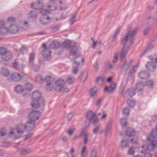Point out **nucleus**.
<instances>
[{
    "mask_svg": "<svg viewBox=\"0 0 157 157\" xmlns=\"http://www.w3.org/2000/svg\"><path fill=\"white\" fill-rule=\"evenodd\" d=\"M53 79L52 77L50 76H48L46 77L45 80L47 83L46 89L48 91H50L54 89L56 91H61L63 92H67L69 90L67 88H65L62 86L60 88V85L58 84L59 81L61 82V84L63 85L64 81L62 79H59L57 80L55 83H53L52 81Z\"/></svg>",
    "mask_w": 157,
    "mask_h": 157,
    "instance_id": "obj_1",
    "label": "nucleus"
},
{
    "mask_svg": "<svg viewBox=\"0 0 157 157\" xmlns=\"http://www.w3.org/2000/svg\"><path fill=\"white\" fill-rule=\"evenodd\" d=\"M157 137V126L155 129L153 130L151 133L147 137L148 141L151 142V144L148 146H144L142 147L143 149L146 148V150L144 152L142 151V153H144L145 157H151L152 155L149 153V151H151L157 146V141L155 140V138Z\"/></svg>",
    "mask_w": 157,
    "mask_h": 157,
    "instance_id": "obj_2",
    "label": "nucleus"
},
{
    "mask_svg": "<svg viewBox=\"0 0 157 157\" xmlns=\"http://www.w3.org/2000/svg\"><path fill=\"white\" fill-rule=\"evenodd\" d=\"M41 94L38 91L34 92L32 95V107L33 108H39L44 103V100L40 98Z\"/></svg>",
    "mask_w": 157,
    "mask_h": 157,
    "instance_id": "obj_3",
    "label": "nucleus"
},
{
    "mask_svg": "<svg viewBox=\"0 0 157 157\" xmlns=\"http://www.w3.org/2000/svg\"><path fill=\"white\" fill-rule=\"evenodd\" d=\"M60 45V43L57 41H55L51 42L48 48H46L45 44H43L42 46L44 48V50H43L42 52L43 56L45 57H49L50 56L51 53L49 49L57 48L59 47Z\"/></svg>",
    "mask_w": 157,
    "mask_h": 157,
    "instance_id": "obj_4",
    "label": "nucleus"
},
{
    "mask_svg": "<svg viewBox=\"0 0 157 157\" xmlns=\"http://www.w3.org/2000/svg\"><path fill=\"white\" fill-rule=\"evenodd\" d=\"M34 127V124L33 121H28L25 126L22 124L19 125L16 129L17 132L18 134L22 133L24 131V128L28 130H30Z\"/></svg>",
    "mask_w": 157,
    "mask_h": 157,
    "instance_id": "obj_5",
    "label": "nucleus"
},
{
    "mask_svg": "<svg viewBox=\"0 0 157 157\" xmlns=\"http://www.w3.org/2000/svg\"><path fill=\"white\" fill-rule=\"evenodd\" d=\"M137 32V30L135 29L132 33L128 32L126 34L122 40V44L124 45L126 44L128 40L131 43L133 42L134 40V36L136 34Z\"/></svg>",
    "mask_w": 157,
    "mask_h": 157,
    "instance_id": "obj_6",
    "label": "nucleus"
},
{
    "mask_svg": "<svg viewBox=\"0 0 157 157\" xmlns=\"http://www.w3.org/2000/svg\"><path fill=\"white\" fill-rule=\"evenodd\" d=\"M0 55L2 56V58L3 60L7 61L12 58V55L10 53L7 52L5 48H0Z\"/></svg>",
    "mask_w": 157,
    "mask_h": 157,
    "instance_id": "obj_7",
    "label": "nucleus"
},
{
    "mask_svg": "<svg viewBox=\"0 0 157 157\" xmlns=\"http://www.w3.org/2000/svg\"><path fill=\"white\" fill-rule=\"evenodd\" d=\"M71 43L70 41L66 40L63 42L64 47L66 48L70 47V55L72 56H75L77 53V49L75 47H71Z\"/></svg>",
    "mask_w": 157,
    "mask_h": 157,
    "instance_id": "obj_8",
    "label": "nucleus"
},
{
    "mask_svg": "<svg viewBox=\"0 0 157 157\" xmlns=\"http://www.w3.org/2000/svg\"><path fill=\"white\" fill-rule=\"evenodd\" d=\"M41 12L42 13L44 17L40 19V21L42 24H46L49 21V18L46 15L49 13V12L46 10H42Z\"/></svg>",
    "mask_w": 157,
    "mask_h": 157,
    "instance_id": "obj_9",
    "label": "nucleus"
},
{
    "mask_svg": "<svg viewBox=\"0 0 157 157\" xmlns=\"http://www.w3.org/2000/svg\"><path fill=\"white\" fill-rule=\"evenodd\" d=\"M87 119L91 121L93 124H95L98 122V120L95 115L91 111H89L87 113Z\"/></svg>",
    "mask_w": 157,
    "mask_h": 157,
    "instance_id": "obj_10",
    "label": "nucleus"
},
{
    "mask_svg": "<svg viewBox=\"0 0 157 157\" xmlns=\"http://www.w3.org/2000/svg\"><path fill=\"white\" fill-rule=\"evenodd\" d=\"M0 30H2V31H6V32H9L12 33H15L18 31V28L15 25H11L8 29L4 28L2 26H1L0 28Z\"/></svg>",
    "mask_w": 157,
    "mask_h": 157,
    "instance_id": "obj_11",
    "label": "nucleus"
},
{
    "mask_svg": "<svg viewBox=\"0 0 157 157\" xmlns=\"http://www.w3.org/2000/svg\"><path fill=\"white\" fill-rule=\"evenodd\" d=\"M40 115V113L35 111L31 112L29 115V118L30 121H34L37 120Z\"/></svg>",
    "mask_w": 157,
    "mask_h": 157,
    "instance_id": "obj_12",
    "label": "nucleus"
},
{
    "mask_svg": "<svg viewBox=\"0 0 157 157\" xmlns=\"http://www.w3.org/2000/svg\"><path fill=\"white\" fill-rule=\"evenodd\" d=\"M137 139L132 138L130 139V140H128L127 141L126 140H122L121 142V146L123 147H127L128 146V144L131 143L132 144L136 143Z\"/></svg>",
    "mask_w": 157,
    "mask_h": 157,
    "instance_id": "obj_13",
    "label": "nucleus"
},
{
    "mask_svg": "<svg viewBox=\"0 0 157 157\" xmlns=\"http://www.w3.org/2000/svg\"><path fill=\"white\" fill-rule=\"evenodd\" d=\"M157 63V58L155 60L152 59L151 62H148L146 65L147 67L151 71H153L155 67V63Z\"/></svg>",
    "mask_w": 157,
    "mask_h": 157,
    "instance_id": "obj_14",
    "label": "nucleus"
},
{
    "mask_svg": "<svg viewBox=\"0 0 157 157\" xmlns=\"http://www.w3.org/2000/svg\"><path fill=\"white\" fill-rule=\"evenodd\" d=\"M84 136V144H86L87 143V134L86 132L84 130H83L82 132L81 133L80 135L78 136H75L74 138L73 139L75 140V139L79 137L80 136Z\"/></svg>",
    "mask_w": 157,
    "mask_h": 157,
    "instance_id": "obj_15",
    "label": "nucleus"
},
{
    "mask_svg": "<svg viewBox=\"0 0 157 157\" xmlns=\"http://www.w3.org/2000/svg\"><path fill=\"white\" fill-rule=\"evenodd\" d=\"M116 87V84L114 83H112L110 85V87L106 86L105 87L104 90L106 92H111L114 90Z\"/></svg>",
    "mask_w": 157,
    "mask_h": 157,
    "instance_id": "obj_16",
    "label": "nucleus"
},
{
    "mask_svg": "<svg viewBox=\"0 0 157 157\" xmlns=\"http://www.w3.org/2000/svg\"><path fill=\"white\" fill-rule=\"evenodd\" d=\"M126 134L129 136H133L136 134V132L134 129L129 128L126 131Z\"/></svg>",
    "mask_w": 157,
    "mask_h": 157,
    "instance_id": "obj_17",
    "label": "nucleus"
},
{
    "mask_svg": "<svg viewBox=\"0 0 157 157\" xmlns=\"http://www.w3.org/2000/svg\"><path fill=\"white\" fill-rule=\"evenodd\" d=\"M21 78V76L20 74L15 73L12 75L11 76V79L14 81H19Z\"/></svg>",
    "mask_w": 157,
    "mask_h": 157,
    "instance_id": "obj_18",
    "label": "nucleus"
},
{
    "mask_svg": "<svg viewBox=\"0 0 157 157\" xmlns=\"http://www.w3.org/2000/svg\"><path fill=\"white\" fill-rule=\"evenodd\" d=\"M98 89L96 87H94L90 89L89 91L90 96L92 98L95 97L97 94Z\"/></svg>",
    "mask_w": 157,
    "mask_h": 157,
    "instance_id": "obj_19",
    "label": "nucleus"
},
{
    "mask_svg": "<svg viewBox=\"0 0 157 157\" xmlns=\"http://www.w3.org/2000/svg\"><path fill=\"white\" fill-rule=\"evenodd\" d=\"M136 93V89L133 88H130L129 89L128 94L130 97H132L134 96Z\"/></svg>",
    "mask_w": 157,
    "mask_h": 157,
    "instance_id": "obj_20",
    "label": "nucleus"
},
{
    "mask_svg": "<svg viewBox=\"0 0 157 157\" xmlns=\"http://www.w3.org/2000/svg\"><path fill=\"white\" fill-rule=\"evenodd\" d=\"M42 6L43 5L42 3H40V2H38V3H34L31 5V7L33 9H41Z\"/></svg>",
    "mask_w": 157,
    "mask_h": 157,
    "instance_id": "obj_21",
    "label": "nucleus"
},
{
    "mask_svg": "<svg viewBox=\"0 0 157 157\" xmlns=\"http://www.w3.org/2000/svg\"><path fill=\"white\" fill-rule=\"evenodd\" d=\"M87 151L86 146L83 147L81 150V157H86L87 155Z\"/></svg>",
    "mask_w": 157,
    "mask_h": 157,
    "instance_id": "obj_22",
    "label": "nucleus"
},
{
    "mask_svg": "<svg viewBox=\"0 0 157 157\" xmlns=\"http://www.w3.org/2000/svg\"><path fill=\"white\" fill-rule=\"evenodd\" d=\"M139 77L142 79L146 78L149 77V75L145 71H141L139 74Z\"/></svg>",
    "mask_w": 157,
    "mask_h": 157,
    "instance_id": "obj_23",
    "label": "nucleus"
},
{
    "mask_svg": "<svg viewBox=\"0 0 157 157\" xmlns=\"http://www.w3.org/2000/svg\"><path fill=\"white\" fill-rule=\"evenodd\" d=\"M128 50V48L125 46H124L122 50L121 55L120 58L121 59L124 58L126 55Z\"/></svg>",
    "mask_w": 157,
    "mask_h": 157,
    "instance_id": "obj_24",
    "label": "nucleus"
},
{
    "mask_svg": "<svg viewBox=\"0 0 157 157\" xmlns=\"http://www.w3.org/2000/svg\"><path fill=\"white\" fill-rule=\"evenodd\" d=\"M83 61V58L82 56H78L75 57L74 60L75 63L77 64H79L80 63L82 62Z\"/></svg>",
    "mask_w": 157,
    "mask_h": 157,
    "instance_id": "obj_25",
    "label": "nucleus"
},
{
    "mask_svg": "<svg viewBox=\"0 0 157 157\" xmlns=\"http://www.w3.org/2000/svg\"><path fill=\"white\" fill-rule=\"evenodd\" d=\"M1 74L4 77H7L9 75V72L6 69H2L1 71Z\"/></svg>",
    "mask_w": 157,
    "mask_h": 157,
    "instance_id": "obj_26",
    "label": "nucleus"
},
{
    "mask_svg": "<svg viewBox=\"0 0 157 157\" xmlns=\"http://www.w3.org/2000/svg\"><path fill=\"white\" fill-rule=\"evenodd\" d=\"M33 86L31 83H27L24 86L25 89L24 90H25L27 91H29L33 88Z\"/></svg>",
    "mask_w": 157,
    "mask_h": 157,
    "instance_id": "obj_27",
    "label": "nucleus"
},
{
    "mask_svg": "<svg viewBox=\"0 0 157 157\" xmlns=\"http://www.w3.org/2000/svg\"><path fill=\"white\" fill-rule=\"evenodd\" d=\"M104 78L102 77L99 76L97 78L96 82L99 84H101L104 82Z\"/></svg>",
    "mask_w": 157,
    "mask_h": 157,
    "instance_id": "obj_28",
    "label": "nucleus"
},
{
    "mask_svg": "<svg viewBox=\"0 0 157 157\" xmlns=\"http://www.w3.org/2000/svg\"><path fill=\"white\" fill-rule=\"evenodd\" d=\"M15 90L17 92H21L23 90L22 88V87L21 85H18L15 88Z\"/></svg>",
    "mask_w": 157,
    "mask_h": 157,
    "instance_id": "obj_29",
    "label": "nucleus"
},
{
    "mask_svg": "<svg viewBox=\"0 0 157 157\" xmlns=\"http://www.w3.org/2000/svg\"><path fill=\"white\" fill-rule=\"evenodd\" d=\"M123 113L124 115H128L129 113V110L127 108H124L123 109Z\"/></svg>",
    "mask_w": 157,
    "mask_h": 157,
    "instance_id": "obj_30",
    "label": "nucleus"
},
{
    "mask_svg": "<svg viewBox=\"0 0 157 157\" xmlns=\"http://www.w3.org/2000/svg\"><path fill=\"white\" fill-rule=\"evenodd\" d=\"M135 151V148H131L128 150V154L129 155H132L134 153Z\"/></svg>",
    "mask_w": 157,
    "mask_h": 157,
    "instance_id": "obj_31",
    "label": "nucleus"
},
{
    "mask_svg": "<svg viewBox=\"0 0 157 157\" xmlns=\"http://www.w3.org/2000/svg\"><path fill=\"white\" fill-rule=\"evenodd\" d=\"M91 40L93 41V46L92 47L93 48H94L96 45H100L101 44V42L100 41H98L97 42L93 40V38H91Z\"/></svg>",
    "mask_w": 157,
    "mask_h": 157,
    "instance_id": "obj_32",
    "label": "nucleus"
},
{
    "mask_svg": "<svg viewBox=\"0 0 157 157\" xmlns=\"http://www.w3.org/2000/svg\"><path fill=\"white\" fill-rule=\"evenodd\" d=\"M127 102L128 104L131 107L135 105V102L133 100H127Z\"/></svg>",
    "mask_w": 157,
    "mask_h": 157,
    "instance_id": "obj_33",
    "label": "nucleus"
},
{
    "mask_svg": "<svg viewBox=\"0 0 157 157\" xmlns=\"http://www.w3.org/2000/svg\"><path fill=\"white\" fill-rule=\"evenodd\" d=\"M36 81L39 83H41L43 82V79L41 78V76L39 75L36 78Z\"/></svg>",
    "mask_w": 157,
    "mask_h": 157,
    "instance_id": "obj_34",
    "label": "nucleus"
},
{
    "mask_svg": "<svg viewBox=\"0 0 157 157\" xmlns=\"http://www.w3.org/2000/svg\"><path fill=\"white\" fill-rule=\"evenodd\" d=\"M76 14H75L72 16L70 20V22L71 24H72L75 21V18L76 17Z\"/></svg>",
    "mask_w": 157,
    "mask_h": 157,
    "instance_id": "obj_35",
    "label": "nucleus"
},
{
    "mask_svg": "<svg viewBox=\"0 0 157 157\" xmlns=\"http://www.w3.org/2000/svg\"><path fill=\"white\" fill-rule=\"evenodd\" d=\"M121 124L123 126H124L127 124V122L126 119H122L121 121Z\"/></svg>",
    "mask_w": 157,
    "mask_h": 157,
    "instance_id": "obj_36",
    "label": "nucleus"
},
{
    "mask_svg": "<svg viewBox=\"0 0 157 157\" xmlns=\"http://www.w3.org/2000/svg\"><path fill=\"white\" fill-rule=\"evenodd\" d=\"M35 54L33 53H32L29 56V61L32 62L34 59Z\"/></svg>",
    "mask_w": 157,
    "mask_h": 157,
    "instance_id": "obj_37",
    "label": "nucleus"
},
{
    "mask_svg": "<svg viewBox=\"0 0 157 157\" xmlns=\"http://www.w3.org/2000/svg\"><path fill=\"white\" fill-rule=\"evenodd\" d=\"M31 151L30 150L25 149L22 150L21 152V153L22 154L25 155L29 153Z\"/></svg>",
    "mask_w": 157,
    "mask_h": 157,
    "instance_id": "obj_38",
    "label": "nucleus"
},
{
    "mask_svg": "<svg viewBox=\"0 0 157 157\" xmlns=\"http://www.w3.org/2000/svg\"><path fill=\"white\" fill-rule=\"evenodd\" d=\"M98 132H101V129L99 127H97L96 128H95L93 130V132L94 133H97Z\"/></svg>",
    "mask_w": 157,
    "mask_h": 157,
    "instance_id": "obj_39",
    "label": "nucleus"
},
{
    "mask_svg": "<svg viewBox=\"0 0 157 157\" xmlns=\"http://www.w3.org/2000/svg\"><path fill=\"white\" fill-rule=\"evenodd\" d=\"M74 81V79L71 78V77H69L68 78L67 82L69 83H72Z\"/></svg>",
    "mask_w": 157,
    "mask_h": 157,
    "instance_id": "obj_40",
    "label": "nucleus"
},
{
    "mask_svg": "<svg viewBox=\"0 0 157 157\" xmlns=\"http://www.w3.org/2000/svg\"><path fill=\"white\" fill-rule=\"evenodd\" d=\"M91 157H96V151L94 150L92 151L91 153Z\"/></svg>",
    "mask_w": 157,
    "mask_h": 157,
    "instance_id": "obj_41",
    "label": "nucleus"
},
{
    "mask_svg": "<svg viewBox=\"0 0 157 157\" xmlns=\"http://www.w3.org/2000/svg\"><path fill=\"white\" fill-rule=\"evenodd\" d=\"M147 85L149 87H151L153 86V82L152 81H149L147 82Z\"/></svg>",
    "mask_w": 157,
    "mask_h": 157,
    "instance_id": "obj_42",
    "label": "nucleus"
},
{
    "mask_svg": "<svg viewBox=\"0 0 157 157\" xmlns=\"http://www.w3.org/2000/svg\"><path fill=\"white\" fill-rule=\"evenodd\" d=\"M75 130V129L74 128L69 129V130L68 131V134L71 135L73 133Z\"/></svg>",
    "mask_w": 157,
    "mask_h": 157,
    "instance_id": "obj_43",
    "label": "nucleus"
},
{
    "mask_svg": "<svg viewBox=\"0 0 157 157\" xmlns=\"http://www.w3.org/2000/svg\"><path fill=\"white\" fill-rule=\"evenodd\" d=\"M48 7L49 10H55L56 8V7H55L54 5L48 6Z\"/></svg>",
    "mask_w": 157,
    "mask_h": 157,
    "instance_id": "obj_44",
    "label": "nucleus"
},
{
    "mask_svg": "<svg viewBox=\"0 0 157 157\" xmlns=\"http://www.w3.org/2000/svg\"><path fill=\"white\" fill-rule=\"evenodd\" d=\"M121 29V28L120 27H118L117 28L115 32V33H116V34H117V35H118Z\"/></svg>",
    "mask_w": 157,
    "mask_h": 157,
    "instance_id": "obj_45",
    "label": "nucleus"
},
{
    "mask_svg": "<svg viewBox=\"0 0 157 157\" xmlns=\"http://www.w3.org/2000/svg\"><path fill=\"white\" fill-rule=\"evenodd\" d=\"M138 88L141 87V88H140L139 90H141L143 88L144 85L141 83H138Z\"/></svg>",
    "mask_w": 157,
    "mask_h": 157,
    "instance_id": "obj_46",
    "label": "nucleus"
},
{
    "mask_svg": "<svg viewBox=\"0 0 157 157\" xmlns=\"http://www.w3.org/2000/svg\"><path fill=\"white\" fill-rule=\"evenodd\" d=\"M5 129L4 128H2L1 130V134L2 136H4L5 134Z\"/></svg>",
    "mask_w": 157,
    "mask_h": 157,
    "instance_id": "obj_47",
    "label": "nucleus"
},
{
    "mask_svg": "<svg viewBox=\"0 0 157 157\" xmlns=\"http://www.w3.org/2000/svg\"><path fill=\"white\" fill-rule=\"evenodd\" d=\"M117 57H118V55L117 54H116L115 55L114 57V59L113 60V63H115L116 62L117 59Z\"/></svg>",
    "mask_w": 157,
    "mask_h": 157,
    "instance_id": "obj_48",
    "label": "nucleus"
},
{
    "mask_svg": "<svg viewBox=\"0 0 157 157\" xmlns=\"http://www.w3.org/2000/svg\"><path fill=\"white\" fill-rule=\"evenodd\" d=\"M78 71V68L77 67H76L75 68H74L72 72L74 74H75L77 73Z\"/></svg>",
    "mask_w": 157,
    "mask_h": 157,
    "instance_id": "obj_49",
    "label": "nucleus"
},
{
    "mask_svg": "<svg viewBox=\"0 0 157 157\" xmlns=\"http://www.w3.org/2000/svg\"><path fill=\"white\" fill-rule=\"evenodd\" d=\"M15 18H14L12 17L9 18L8 19V21H15Z\"/></svg>",
    "mask_w": 157,
    "mask_h": 157,
    "instance_id": "obj_50",
    "label": "nucleus"
},
{
    "mask_svg": "<svg viewBox=\"0 0 157 157\" xmlns=\"http://www.w3.org/2000/svg\"><path fill=\"white\" fill-rule=\"evenodd\" d=\"M18 65V64L17 63H15L13 64V67L14 68H17V66Z\"/></svg>",
    "mask_w": 157,
    "mask_h": 157,
    "instance_id": "obj_51",
    "label": "nucleus"
},
{
    "mask_svg": "<svg viewBox=\"0 0 157 157\" xmlns=\"http://www.w3.org/2000/svg\"><path fill=\"white\" fill-rule=\"evenodd\" d=\"M106 116H107V115L105 113H104L103 114L102 117H101V119H103V120L105 119V118H106Z\"/></svg>",
    "mask_w": 157,
    "mask_h": 157,
    "instance_id": "obj_52",
    "label": "nucleus"
},
{
    "mask_svg": "<svg viewBox=\"0 0 157 157\" xmlns=\"http://www.w3.org/2000/svg\"><path fill=\"white\" fill-rule=\"evenodd\" d=\"M75 151V149L73 148H72L71 149L70 154L71 153H74V152Z\"/></svg>",
    "mask_w": 157,
    "mask_h": 157,
    "instance_id": "obj_53",
    "label": "nucleus"
},
{
    "mask_svg": "<svg viewBox=\"0 0 157 157\" xmlns=\"http://www.w3.org/2000/svg\"><path fill=\"white\" fill-rule=\"evenodd\" d=\"M111 128V125L108 126H107L106 128L107 130H109Z\"/></svg>",
    "mask_w": 157,
    "mask_h": 157,
    "instance_id": "obj_54",
    "label": "nucleus"
},
{
    "mask_svg": "<svg viewBox=\"0 0 157 157\" xmlns=\"http://www.w3.org/2000/svg\"><path fill=\"white\" fill-rule=\"evenodd\" d=\"M112 79V78L111 77H109L108 78V79L107 80V81L108 82H110L111 81Z\"/></svg>",
    "mask_w": 157,
    "mask_h": 157,
    "instance_id": "obj_55",
    "label": "nucleus"
},
{
    "mask_svg": "<svg viewBox=\"0 0 157 157\" xmlns=\"http://www.w3.org/2000/svg\"><path fill=\"white\" fill-rule=\"evenodd\" d=\"M23 50H25V51H27L26 49L25 48V47H22L21 48V51H22Z\"/></svg>",
    "mask_w": 157,
    "mask_h": 157,
    "instance_id": "obj_56",
    "label": "nucleus"
},
{
    "mask_svg": "<svg viewBox=\"0 0 157 157\" xmlns=\"http://www.w3.org/2000/svg\"><path fill=\"white\" fill-rule=\"evenodd\" d=\"M71 155V157H75V155L74 153H71L70 154Z\"/></svg>",
    "mask_w": 157,
    "mask_h": 157,
    "instance_id": "obj_57",
    "label": "nucleus"
},
{
    "mask_svg": "<svg viewBox=\"0 0 157 157\" xmlns=\"http://www.w3.org/2000/svg\"><path fill=\"white\" fill-rule=\"evenodd\" d=\"M117 36L118 35H117V34H116V33H115L113 36V38H116Z\"/></svg>",
    "mask_w": 157,
    "mask_h": 157,
    "instance_id": "obj_58",
    "label": "nucleus"
},
{
    "mask_svg": "<svg viewBox=\"0 0 157 157\" xmlns=\"http://www.w3.org/2000/svg\"><path fill=\"white\" fill-rule=\"evenodd\" d=\"M117 36L118 35H117V34H116V33H115L113 36V38H116Z\"/></svg>",
    "mask_w": 157,
    "mask_h": 157,
    "instance_id": "obj_59",
    "label": "nucleus"
},
{
    "mask_svg": "<svg viewBox=\"0 0 157 157\" xmlns=\"http://www.w3.org/2000/svg\"><path fill=\"white\" fill-rule=\"evenodd\" d=\"M100 102H101V100H98V101H97V105H99V104H100Z\"/></svg>",
    "mask_w": 157,
    "mask_h": 157,
    "instance_id": "obj_60",
    "label": "nucleus"
},
{
    "mask_svg": "<svg viewBox=\"0 0 157 157\" xmlns=\"http://www.w3.org/2000/svg\"><path fill=\"white\" fill-rule=\"evenodd\" d=\"M67 138L66 137H63V139L64 141H65L67 140Z\"/></svg>",
    "mask_w": 157,
    "mask_h": 157,
    "instance_id": "obj_61",
    "label": "nucleus"
},
{
    "mask_svg": "<svg viewBox=\"0 0 157 157\" xmlns=\"http://www.w3.org/2000/svg\"><path fill=\"white\" fill-rule=\"evenodd\" d=\"M58 84L60 85V88H61V87L62 86V85H63L61 84V82L60 81L58 83Z\"/></svg>",
    "mask_w": 157,
    "mask_h": 157,
    "instance_id": "obj_62",
    "label": "nucleus"
},
{
    "mask_svg": "<svg viewBox=\"0 0 157 157\" xmlns=\"http://www.w3.org/2000/svg\"><path fill=\"white\" fill-rule=\"evenodd\" d=\"M14 133V131H11L10 132V134H13Z\"/></svg>",
    "mask_w": 157,
    "mask_h": 157,
    "instance_id": "obj_63",
    "label": "nucleus"
},
{
    "mask_svg": "<svg viewBox=\"0 0 157 157\" xmlns=\"http://www.w3.org/2000/svg\"><path fill=\"white\" fill-rule=\"evenodd\" d=\"M111 67H112V66H111V65H109V68H111Z\"/></svg>",
    "mask_w": 157,
    "mask_h": 157,
    "instance_id": "obj_64",
    "label": "nucleus"
}]
</instances>
